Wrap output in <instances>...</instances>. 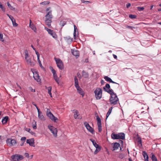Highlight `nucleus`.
Wrapping results in <instances>:
<instances>
[{
	"label": "nucleus",
	"mask_w": 161,
	"mask_h": 161,
	"mask_svg": "<svg viewBox=\"0 0 161 161\" xmlns=\"http://www.w3.org/2000/svg\"><path fill=\"white\" fill-rule=\"evenodd\" d=\"M106 92L111 95V97L109 99L110 104L113 105L117 104L119 99L116 94L114 93L113 90H111L106 91Z\"/></svg>",
	"instance_id": "obj_1"
},
{
	"label": "nucleus",
	"mask_w": 161,
	"mask_h": 161,
	"mask_svg": "<svg viewBox=\"0 0 161 161\" xmlns=\"http://www.w3.org/2000/svg\"><path fill=\"white\" fill-rule=\"evenodd\" d=\"M125 134L123 133H119L118 134H115L113 133L111 135V137L113 139H125Z\"/></svg>",
	"instance_id": "obj_2"
},
{
	"label": "nucleus",
	"mask_w": 161,
	"mask_h": 161,
	"mask_svg": "<svg viewBox=\"0 0 161 161\" xmlns=\"http://www.w3.org/2000/svg\"><path fill=\"white\" fill-rule=\"evenodd\" d=\"M25 58L27 64L31 66L34 65L35 64V63L31 61V59L30 56L29 55L28 51L27 50H25Z\"/></svg>",
	"instance_id": "obj_3"
},
{
	"label": "nucleus",
	"mask_w": 161,
	"mask_h": 161,
	"mask_svg": "<svg viewBox=\"0 0 161 161\" xmlns=\"http://www.w3.org/2000/svg\"><path fill=\"white\" fill-rule=\"evenodd\" d=\"M95 96L97 100L100 99L102 97V90L100 88H97L94 91Z\"/></svg>",
	"instance_id": "obj_4"
},
{
	"label": "nucleus",
	"mask_w": 161,
	"mask_h": 161,
	"mask_svg": "<svg viewBox=\"0 0 161 161\" xmlns=\"http://www.w3.org/2000/svg\"><path fill=\"white\" fill-rule=\"evenodd\" d=\"M54 59L56 61L57 67L59 69L62 70L64 69V66L62 61L59 58H55Z\"/></svg>",
	"instance_id": "obj_5"
},
{
	"label": "nucleus",
	"mask_w": 161,
	"mask_h": 161,
	"mask_svg": "<svg viewBox=\"0 0 161 161\" xmlns=\"http://www.w3.org/2000/svg\"><path fill=\"white\" fill-rule=\"evenodd\" d=\"M13 161H19L24 158L23 156L18 154L13 155L11 156Z\"/></svg>",
	"instance_id": "obj_6"
},
{
	"label": "nucleus",
	"mask_w": 161,
	"mask_h": 161,
	"mask_svg": "<svg viewBox=\"0 0 161 161\" xmlns=\"http://www.w3.org/2000/svg\"><path fill=\"white\" fill-rule=\"evenodd\" d=\"M90 140L94 146L96 148V149L94 152V154H96L98 152H99L101 149V147L98 144L96 143L95 141L92 139H90Z\"/></svg>",
	"instance_id": "obj_7"
},
{
	"label": "nucleus",
	"mask_w": 161,
	"mask_h": 161,
	"mask_svg": "<svg viewBox=\"0 0 161 161\" xmlns=\"http://www.w3.org/2000/svg\"><path fill=\"white\" fill-rule=\"evenodd\" d=\"M48 128L53 134L54 136L56 137L57 136V129L51 125L48 126Z\"/></svg>",
	"instance_id": "obj_8"
},
{
	"label": "nucleus",
	"mask_w": 161,
	"mask_h": 161,
	"mask_svg": "<svg viewBox=\"0 0 161 161\" xmlns=\"http://www.w3.org/2000/svg\"><path fill=\"white\" fill-rule=\"evenodd\" d=\"M45 29L46 30L48 34L51 35L53 38H57V35L53 31L46 27H45Z\"/></svg>",
	"instance_id": "obj_9"
},
{
	"label": "nucleus",
	"mask_w": 161,
	"mask_h": 161,
	"mask_svg": "<svg viewBox=\"0 0 161 161\" xmlns=\"http://www.w3.org/2000/svg\"><path fill=\"white\" fill-rule=\"evenodd\" d=\"M96 119L97 121V125L98 131L101 132L102 130L101 119L98 116H96Z\"/></svg>",
	"instance_id": "obj_10"
},
{
	"label": "nucleus",
	"mask_w": 161,
	"mask_h": 161,
	"mask_svg": "<svg viewBox=\"0 0 161 161\" xmlns=\"http://www.w3.org/2000/svg\"><path fill=\"white\" fill-rule=\"evenodd\" d=\"M84 124L86 127V129L92 134H93L94 132V130L93 128H92L89 125V124L86 122H84Z\"/></svg>",
	"instance_id": "obj_11"
},
{
	"label": "nucleus",
	"mask_w": 161,
	"mask_h": 161,
	"mask_svg": "<svg viewBox=\"0 0 161 161\" xmlns=\"http://www.w3.org/2000/svg\"><path fill=\"white\" fill-rule=\"evenodd\" d=\"M7 143L10 146L14 145L16 144V142L14 139L11 138H8L6 141Z\"/></svg>",
	"instance_id": "obj_12"
},
{
	"label": "nucleus",
	"mask_w": 161,
	"mask_h": 161,
	"mask_svg": "<svg viewBox=\"0 0 161 161\" xmlns=\"http://www.w3.org/2000/svg\"><path fill=\"white\" fill-rule=\"evenodd\" d=\"M46 115L50 119L55 122L56 121V120H58V119L56 117H55L51 112Z\"/></svg>",
	"instance_id": "obj_13"
},
{
	"label": "nucleus",
	"mask_w": 161,
	"mask_h": 161,
	"mask_svg": "<svg viewBox=\"0 0 161 161\" xmlns=\"http://www.w3.org/2000/svg\"><path fill=\"white\" fill-rule=\"evenodd\" d=\"M26 143L31 146L35 147L34 140L33 138L28 139L26 140Z\"/></svg>",
	"instance_id": "obj_14"
},
{
	"label": "nucleus",
	"mask_w": 161,
	"mask_h": 161,
	"mask_svg": "<svg viewBox=\"0 0 161 161\" xmlns=\"http://www.w3.org/2000/svg\"><path fill=\"white\" fill-rule=\"evenodd\" d=\"M33 77L35 80L37 82H39L41 80L37 72L33 73Z\"/></svg>",
	"instance_id": "obj_15"
},
{
	"label": "nucleus",
	"mask_w": 161,
	"mask_h": 161,
	"mask_svg": "<svg viewBox=\"0 0 161 161\" xmlns=\"http://www.w3.org/2000/svg\"><path fill=\"white\" fill-rule=\"evenodd\" d=\"M37 111L38 113V116L39 118L41 120H45V117H44V116L42 115V112L40 111V109H38Z\"/></svg>",
	"instance_id": "obj_16"
},
{
	"label": "nucleus",
	"mask_w": 161,
	"mask_h": 161,
	"mask_svg": "<svg viewBox=\"0 0 161 161\" xmlns=\"http://www.w3.org/2000/svg\"><path fill=\"white\" fill-rule=\"evenodd\" d=\"M52 11L50 10L49 11L45 16L46 19H52L53 18V15L52 14Z\"/></svg>",
	"instance_id": "obj_17"
},
{
	"label": "nucleus",
	"mask_w": 161,
	"mask_h": 161,
	"mask_svg": "<svg viewBox=\"0 0 161 161\" xmlns=\"http://www.w3.org/2000/svg\"><path fill=\"white\" fill-rule=\"evenodd\" d=\"M105 80L109 82L110 83H113L119 85L118 83H117L114 81H113L109 77H108L107 76H105L104 77Z\"/></svg>",
	"instance_id": "obj_18"
},
{
	"label": "nucleus",
	"mask_w": 161,
	"mask_h": 161,
	"mask_svg": "<svg viewBox=\"0 0 161 161\" xmlns=\"http://www.w3.org/2000/svg\"><path fill=\"white\" fill-rule=\"evenodd\" d=\"M76 88L77 89V91L81 95L82 97H83L84 95V92L82 90V89H81L79 86Z\"/></svg>",
	"instance_id": "obj_19"
},
{
	"label": "nucleus",
	"mask_w": 161,
	"mask_h": 161,
	"mask_svg": "<svg viewBox=\"0 0 161 161\" xmlns=\"http://www.w3.org/2000/svg\"><path fill=\"white\" fill-rule=\"evenodd\" d=\"M113 150H116L118 149L120 146V144L117 142H115L113 143Z\"/></svg>",
	"instance_id": "obj_20"
},
{
	"label": "nucleus",
	"mask_w": 161,
	"mask_h": 161,
	"mask_svg": "<svg viewBox=\"0 0 161 161\" xmlns=\"http://www.w3.org/2000/svg\"><path fill=\"white\" fill-rule=\"evenodd\" d=\"M71 52L72 54L75 56L79 57V53L78 50H72Z\"/></svg>",
	"instance_id": "obj_21"
},
{
	"label": "nucleus",
	"mask_w": 161,
	"mask_h": 161,
	"mask_svg": "<svg viewBox=\"0 0 161 161\" xmlns=\"http://www.w3.org/2000/svg\"><path fill=\"white\" fill-rule=\"evenodd\" d=\"M142 154L144 158L145 161H148V156L146 152L143 151Z\"/></svg>",
	"instance_id": "obj_22"
},
{
	"label": "nucleus",
	"mask_w": 161,
	"mask_h": 161,
	"mask_svg": "<svg viewBox=\"0 0 161 161\" xmlns=\"http://www.w3.org/2000/svg\"><path fill=\"white\" fill-rule=\"evenodd\" d=\"M82 76L85 78H87L89 77V74L84 70L82 71Z\"/></svg>",
	"instance_id": "obj_23"
},
{
	"label": "nucleus",
	"mask_w": 161,
	"mask_h": 161,
	"mask_svg": "<svg viewBox=\"0 0 161 161\" xmlns=\"http://www.w3.org/2000/svg\"><path fill=\"white\" fill-rule=\"evenodd\" d=\"M52 22V19H46L45 23L49 27L51 26Z\"/></svg>",
	"instance_id": "obj_24"
},
{
	"label": "nucleus",
	"mask_w": 161,
	"mask_h": 161,
	"mask_svg": "<svg viewBox=\"0 0 161 161\" xmlns=\"http://www.w3.org/2000/svg\"><path fill=\"white\" fill-rule=\"evenodd\" d=\"M74 80H75V87H78L79 86V82L77 78L75 76L74 77Z\"/></svg>",
	"instance_id": "obj_25"
},
{
	"label": "nucleus",
	"mask_w": 161,
	"mask_h": 161,
	"mask_svg": "<svg viewBox=\"0 0 161 161\" xmlns=\"http://www.w3.org/2000/svg\"><path fill=\"white\" fill-rule=\"evenodd\" d=\"M8 119V116H6L4 117L2 119V122L3 124H5L7 122Z\"/></svg>",
	"instance_id": "obj_26"
},
{
	"label": "nucleus",
	"mask_w": 161,
	"mask_h": 161,
	"mask_svg": "<svg viewBox=\"0 0 161 161\" xmlns=\"http://www.w3.org/2000/svg\"><path fill=\"white\" fill-rule=\"evenodd\" d=\"M110 86L108 84H106L105 87H103L104 90L106 92V91H107L108 90H112V89H110Z\"/></svg>",
	"instance_id": "obj_27"
},
{
	"label": "nucleus",
	"mask_w": 161,
	"mask_h": 161,
	"mask_svg": "<svg viewBox=\"0 0 161 161\" xmlns=\"http://www.w3.org/2000/svg\"><path fill=\"white\" fill-rule=\"evenodd\" d=\"M53 76L54 79L55 80V81L57 82V83L58 84H59V78H58V77L57 74H55L54 75H53Z\"/></svg>",
	"instance_id": "obj_28"
},
{
	"label": "nucleus",
	"mask_w": 161,
	"mask_h": 161,
	"mask_svg": "<svg viewBox=\"0 0 161 161\" xmlns=\"http://www.w3.org/2000/svg\"><path fill=\"white\" fill-rule=\"evenodd\" d=\"M151 158L153 161H158L157 158L153 153H151Z\"/></svg>",
	"instance_id": "obj_29"
},
{
	"label": "nucleus",
	"mask_w": 161,
	"mask_h": 161,
	"mask_svg": "<svg viewBox=\"0 0 161 161\" xmlns=\"http://www.w3.org/2000/svg\"><path fill=\"white\" fill-rule=\"evenodd\" d=\"M66 21L64 20H62L60 21V25H61L62 27L64 26L66 24Z\"/></svg>",
	"instance_id": "obj_30"
},
{
	"label": "nucleus",
	"mask_w": 161,
	"mask_h": 161,
	"mask_svg": "<svg viewBox=\"0 0 161 161\" xmlns=\"http://www.w3.org/2000/svg\"><path fill=\"white\" fill-rule=\"evenodd\" d=\"M79 115V114L78 111L77 110H75L74 114V118L75 119H76Z\"/></svg>",
	"instance_id": "obj_31"
},
{
	"label": "nucleus",
	"mask_w": 161,
	"mask_h": 161,
	"mask_svg": "<svg viewBox=\"0 0 161 161\" xmlns=\"http://www.w3.org/2000/svg\"><path fill=\"white\" fill-rule=\"evenodd\" d=\"M30 27L35 32H36V29L35 25L33 24H32V25L30 26Z\"/></svg>",
	"instance_id": "obj_32"
},
{
	"label": "nucleus",
	"mask_w": 161,
	"mask_h": 161,
	"mask_svg": "<svg viewBox=\"0 0 161 161\" xmlns=\"http://www.w3.org/2000/svg\"><path fill=\"white\" fill-rule=\"evenodd\" d=\"M50 3V2L49 1H45L42 2L40 3L41 4L43 5H46L49 4Z\"/></svg>",
	"instance_id": "obj_33"
},
{
	"label": "nucleus",
	"mask_w": 161,
	"mask_h": 161,
	"mask_svg": "<svg viewBox=\"0 0 161 161\" xmlns=\"http://www.w3.org/2000/svg\"><path fill=\"white\" fill-rule=\"evenodd\" d=\"M129 17L132 19H134L136 17V15L134 14H129Z\"/></svg>",
	"instance_id": "obj_34"
},
{
	"label": "nucleus",
	"mask_w": 161,
	"mask_h": 161,
	"mask_svg": "<svg viewBox=\"0 0 161 161\" xmlns=\"http://www.w3.org/2000/svg\"><path fill=\"white\" fill-rule=\"evenodd\" d=\"M12 24L14 26H17L18 25V24L16 23V20L15 19H14L12 21Z\"/></svg>",
	"instance_id": "obj_35"
},
{
	"label": "nucleus",
	"mask_w": 161,
	"mask_h": 161,
	"mask_svg": "<svg viewBox=\"0 0 161 161\" xmlns=\"http://www.w3.org/2000/svg\"><path fill=\"white\" fill-rule=\"evenodd\" d=\"M49 68L52 72L53 75L56 74V71L53 69L52 67H50Z\"/></svg>",
	"instance_id": "obj_36"
},
{
	"label": "nucleus",
	"mask_w": 161,
	"mask_h": 161,
	"mask_svg": "<svg viewBox=\"0 0 161 161\" xmlns=\"http://www.w3.org/2000/svg\"><path fill=\"white\" fill-rule=\"evenodd\" d=\"M137 10L139 11H143L144 9V8L143 7H137Z\"/></svg>",
	"instance_id": "obj_37"
},
{
	"label": "nucleus",
	"mask_w": 161,
	"mask_h": 161,
	"mask_svg": "<svg viewBox=\"0 0 161 161\" xmlns=\"http://www.w3.org/2000/svg\"><path fill=\"white\" fill-rule=\"evenodd\" d=\"M37 61H38V63L39 64L40 66V67L41 68H43V66H42L41 62V61L40 60L39 58H37Z\"/></svg>",
	"instance_id": "obj_38"
},
{
	"label": "nucleus",
	"mask_w": 161,
	"mask_h": 161,
	"mask_svg": "<svg viewBox=\"0 0 161 161\" xmlns=\"http://www.w3.org/2000/svg\"><path fill=\"white\" fill-rule=\"evenodd\" d=\"M81 3H84L85 4H87L88 3H91V2L90 1H84V0H81Z\"/></svg>",
	"instance_id": "obj_39"
},
{
	"label": "nucleus",
	"mask_w": 161,
	"mask_h": 161,
	"mask_svg": "<svg viewBox=\"0 0 161 161\" xmlns=\"http://www.w3.org/2000/svg\"><path fill=\"white\" fill-rule=\"evenodd\" d=\"M137 141L140 144H142L141 138L139 136H138L137 138Z\"/></svg>",
	"instance_id": "obj_40"
},
{
	"label": "nucleus",
	"mask_w": 161,
	"mask_h": 161,
	"mask_svg": "<svg viewBox=\"0 0 161 161\" xmlns=\"http://www.w3.org/2000/svg\"><path fill=\"white\" fill-rule=\"evenodd\" d=\"M7 5L10 9L13 10L14 9V8L11 6L10 4L8 2L7 3Z\"/></svg>",
	"instance_id": "obj_41"
},
{
	"label": "nucleus",
	"mask_w": 161,
	"mask_h": 161,
	"mask_svg": "<svg viewBox=\"0 0 161 161\" xmlns=\"http://www.w3.org/2000/svg\"><path fill=\"white\" fill-rule=\"evenodd\" d=\"M3 35L2 34H0V41L3 42L4 41V40L3 38Z\"/></svg>",
	"instance_id": "obj_42"
},
{
	"label": "nucleus",
	"mask_w": 161,
	"mask_h": 161,
	"mask_svg": "<svg viewBox=\"0 0 161 161\" xmlns=\"http://www.w3.org/2000/svg\"><path fill=\"white\" fill-rule=\"evenodd\" d=\"M47 89H48V93L50 92H51L52 90V87L51 86H49L47 88Z\"/></svg>",
	"instance_id": "obj_43"
},
{
	"label": "nucleus",
	"mask_w": 161,
	"mask_h": 161,
	"mask_svg": "<svg viewBox=\"0 0 161 161\" xmlns=\"http://www.w3.org/2000/svg\"><path fill=\"white\" fill-rule=\"evenodd\" d=\"M26 139V138L25 137H22L21 138V140L23 142H25V140Z\"/></svg>",
	"instance_id": "obj_44"
},
{
	"label": "nucleus",
	"mask_w": 161,
	"mask_h": 161,
	"mask_svg": "<svg viewBox=\"0 0 161 161\" xmlns=\"http://www.w3.org/2000/svg\"><path fill=\"white\" fill-rule=\"evenodd\" d=\"M7 15L9 17V18L11 20V21H12L14 19V17L11 15H9L8 14H7Z\"/></svg>",
	"instance_id": "obj_45"
},
{
	"label": "nucleus",
	"mask_w": 161,
	"mask_h": 161,
	"mask_svg": "<svg viewBox=\"0 0 161 161\" xmlns=\"http://www.w3.org/2000/svg\"><path fill=\"white\" fill-rule=\"evenodd\" d=\"M126 27V28H129L131 30H133V29L135 28V27H134L128 26V25H127Z\"/></svg>",
	"instance_id": "obj_46"
},
{
	"label": "nucleus",
	"mask_w": 161,
	"mask_h": 161,
	"mask_svg": "<svg viewBox=\"0 0 161 161\" xmlns=\"http://www.w3.org/2000/svg\"><path fill=\"white\" fill-rule=\"evenodd\" d=\"M112 108H113L112 107L110 108L109 109L108 111V112L107 113H108V114H110V113H111V112H112Z\"/></svg>",
	"instance_id": "obj_47"
},
{
	"label": "nucleus",
	"mask_w": 161,
	"mask_h": 161,
	"mask_svg": "<svg viewBox=\"0 0 161 161\" xmlns=\"http://www.w3.org/2000/svg\"><path fill=\"white\" fill-rule=\"evenodd\" d=\"M35 51L37 55V58H39L40 57V55L39 53L37 51H36V50H35Z\"/></svg>",
	"instance_id": "obj_48"
},
{
	"label": "nucleus",
	"mask_w": 161,
	"mask_h": 161,
	"mask_svg": "<svg viewBox=\"0 0 161 161\" xmlns=\"http://www.w3.org/2000/svg\"><path fill=\"white\" fill-rule=\"evenodd\" d=\"M32 104H33L36 107L37 110H38V109H40L39 108H38V107L36 105V104H35L34 102H32Z\"/></svg>",
	"instance_id": "obj_49"
},
{
	"label": "nucleus",
	"mask_w": 161,
	"mask_h": 161,
	"mask_svg": "<svg viewBox=\"0 0 161 161\" xmlns=\"http://www.w3.org/2000/svg\"><path fill=\"white\" fill-rule=\"evenodd\" d=\"M130 5H131V4L130 3H127L126 4V8H129L130 7Z\"/></svg>",
	"instance_id": "obj_50"
},
{
	"label": "nucleus",
	"mask_w": 161,
	"mask_h": 161,
	"mask_svg": "<svg viewBox=\"0 0 161 161\" xmlns=\"http://www.w3.org/2000/svg\"><path fill=\"white\" fill-rule=\"evenodd\" d=\"M32 127H33V128L34 129H35L36 128V122L35 123V124H33L32 125Z\"/></svg>",
	"instance_id": "obj_51"
},
{
	"label": "nucleus",
	"mask_w": 161,
	"mask_h": 161,
	"mask_svg": "<svg viewBox=\"0 0 161 161\" xmlns=\"http://www.w3.org/2000/svg\"><path fill=\"white\" fill-rule=\"evenodd\" d=\"M25 130L29 132V133H30V132L31 131V130L30 128H25Z\"/></svg>",
	"instance_id": "obj_52"
},
{
	"label": "nucleus",
	"mask_w": 161,
	"mask_h": 161,
	"mask_svg": "<svg viewBox=\"0 0 161 161\" xmlns=\"http://www.w3.org/2000/svg\"><path fill=\"white\" fill-rule=\"evenodd\" d=\"M50 113H51V112H50V110L49 109L47 108L46 114Z\"/></svg>",
	"instance_id": "obj_53"
},
{
	"label": "nucleus",
	"mask_w": 161,
	"mask_h": 161,
	"mask_svg": "<svg viewBox=\"0 0 161 161\" xmlns=\"http://www.w3.org/2000/svg\"><path fill=\"white\" fill-rule=\"evenodd\" d=\"M74 31L76 32V30H77V28L76 26L75 25H74Z\"/></svg>",
	"instance_id": "obj_54"
},
{
	"label": "nucleus",
	"mask_w": 161,
	"mask_h": 161,
	"mask_svg": "<svg viewBox=\"0 0 161 161\" xmlns=\"http://www.w3.org/2000/svg\"><path fill=\"white\" fill-rule=\"evenodd\" d=\"M25 155L26 157L28 158L29 156V155L28 153H25Z\"/></svg>",
	"instance_id": "obj_55"
},
{
	"label": "nucleus",
	"mask_w": 161,
	"mask_h": 161,
	"mask_svg": "<svg viewBox=\"0 0 161 161\" xmlns=\"http://www.w3.org/2000/svg\"><path fill=\"white\" fill-rule=\"evenodd\" d=\"M0 8L2 9V10L4 11V12H5V8L3 7V6H2V7H1V8Z\"/></svg>",
	"instance_id": "obj_56"
},
{
	"label": "nucleus",
	"mask_w": 161,
	"mask_h": 161,
	"mask_svg": "<svg viewBox=\"0 0 161 161\" xmlns=\"http://www.w3.org/2000/svg\"><path fill=\"white\" fill-rule=\"evenodd\" d=\"M0 8L2 9V10L4 11V12H5V8L3 7V6H2V7H1V8Z\"/></svg>",
	"instance_id": "obj_57"
},
{
	"label": "nucleus",
	"mask_w": 161,
	"mask_h": 161,
	"mask_svg": "<svg viewBox=\"0 0 161 161\" xmlns=\"http://www.w3.org/2000/svg\"><path fill=\"white\" fill-rule=\"evenodd\" d=\"M113 57L114 58H115V59H116L117 58V56L116 55H115V54H113Z\"/></svg>",
	"instance_id": "obj_58"
},
{
	"label": "nucleus",
	"mask_w": 161,
	"mask_h": 161,
	"mask_svg": "<svg viewBox=\"0 0 161 161\" xmlns=\"http://www.w3.org/2000/svg\"><path fill=\"white\" fill-rule=\"evenodd\" d=\"M101 83L102 84H103L104 83V81L103 80H102L101 81Z\"/></svg>",
	"instance_id": "obj_59"
},
{
	"label": "nucleus",
	"mask_w": 161,
	"mask_h": 161,
	"mask_svg": "<svg viewBox=\"0 0 161 161\" xmlns=\"http://www.w3.org/2000/svg\"><path fill=\"white\" fill-rule=\"evenodd\" d=\"M50 8H51L50 7H48V8H47L46 10V11H48L50 9Z\"/></svg>",
	"instance_id": "obj_60"
},
{
	"label": "nucleus",
	"mask_w": 161,
	"mask_h": 161,
	"mask_svg": "<svg viewBox=\"0 0 161 161\" xmlns=\"http://www.w3.org/2000/svg\"><path fill=\"white\" fill-rule=\"evenodd\" d=\"M30 26L32 25V24H33L32 23L31 21V19L30 20Z\"/></svg>",
	"instance_id": "obj_61"
},
{
	"label": "nucleus",
	"mask_w": 161,
	"mask_h": 161,
	"mask_svg": "<svg viewBox=\"0 0 161 161\" xmlns=\"http://www.w3.org/2000/svg\"><path fill=\"white\" fill-rule=\"evenodd\" d=\"M76 32H75V31H74V36L75 37V38L76 37Z\"/></svg>",
	"instance_id": "obj_62"
},
{
	"label": "nucleus",
	"mask_w": 161,
	"mask_h": 161,
	"mask_svg": "<svg viewBox=\"0 0 161 161\" xmlns=\"http://www.w3.org/2000/svg\"><path fill=\"white\" fill-rule=\"evenodd\" d=\"M119 157H121L122 158H123V155L122 154H120L119 155Z\"/></svg>",
	"instance_id": "obj_63"
},
{
	"label": "nucleus",
	"mask_w": 161,
	"mask_h": 161,
	"mask_svg": "<svg viewBox=\"0 0 161 161\" xmlns=\"http://www.w3.org/2000/svg\"><path fill=\"white\" fill-rule=\"evenodd\" d=\"M31 92H35V89H32V88L31 87Z\"/></svg>",
	"instance_id": "obj_64"
}]
</instances>
